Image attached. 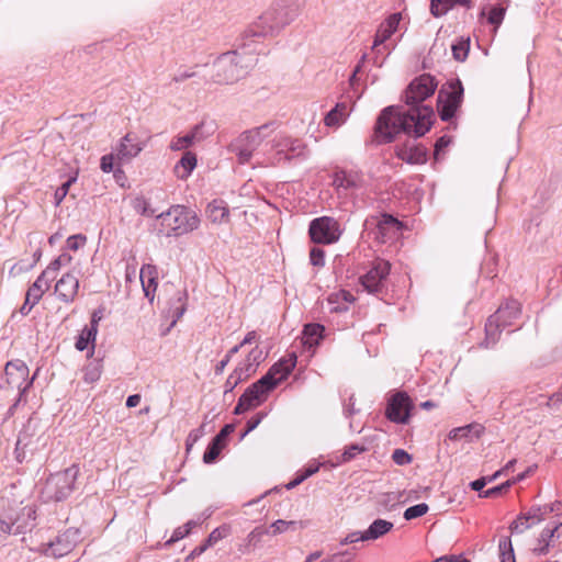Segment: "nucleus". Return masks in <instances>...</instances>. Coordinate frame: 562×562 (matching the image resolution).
<instances>
[{"label":"nucleus","mask_w":562,"mask_h":562,"mask_svg":"<svg viewBox=\"0 0 562 562\" xmlns=\"http://www.w3.org/2000/svg\"><path fill=\"white\" fill-rule=\"evenodd\" d=\"M78 475L79 467L77 464L50 474L41 490L42 498L45 502H59L67 498L75 490Z\"/></svg>","instance_id":"6"},{"label":"nucleus","mask_w":562,"mask_h":562,"mask_svg":"<svg viewBox=\"0 0 562 562\" xmlns=\"http://www.w3.org/2000/svg\"><path fill=\"white\" fill-rule=\"evenodd\" d=\"M389 273L390 263L385 260H378L373 263V267L361 277V284L370 293L379 292Z\"/></svg>","instance_id":"18"},{"label":"nucleus","mask_w":562,"mask_h":562,"mask_svg":"<svg viewBox=\"0 0 562 562\" xmlns=\"http://www.w3.org/2000/svg\"><path fill=\"white\" fill-rule=\"evenodd\" d=\"M392 460L398 465H406L412 462V457L403 449H395L392 454Z\"/></svg>","instance_id":"52"},{"label":"nucleus","mask_w":562,"mask_h":562,"mask_svg":"<svg viewBox=\"0 0 562 562\" xmlns=\"http://www.w3.org/2000/svg\"><path fill=\"white\" fill-rule=\"evenodd\" d=\"M262 414H257L256 416H252L248 422H247V428H246V431L244 432L243 436H246L248 432L252 431L255 428L258 427V425L261 423L262 420Z\"/></svg>","instance_id":"60"},{"label":"nucleus","mask_w":562,"mask_h":562,"mask_svg":"<svg viewBox=\"0 0 562 562\" xmlns=\"http://www.w3.org/2000/svg\"><path fill=\"white\" fill-rule=\"evenodd\" d=\"M299 15L297 5L290 0H277L267 7L245 29L244 37L272 38L278 36Z\"/></svg>","instance_id":"2"},{"label":"nucleus","mask_w":562,"mask_h":562,"mask_svg":"<svg viewBox=\"0 0 562 562\" xmlns=\"http://www.w3.org/2000/svg\"><path fill=\"white\" fill-rule=\"evenodd\" d=\"M144 147L145 142H143L136 134L127 133L121 138L116 147V159L120 162L131 161L139 155Z\"/></svg>","instance_id":"20"},{"label":"nucleus","mask_w":562,"mask_h":562,"mask_svg":"<svg viewBox=\"0 0 562 562\" xmlns=\"http://www.w3.org/2000/svg\"><path fill=\"white\" fill-rule=\"evenodd\" d=\"M392 528L393 524L391 521L385 519H376L364 531V539H367V541L375 540L387 533Z\"/></svg>","instance_id":"35"},{"label":"nucleus","mask_w":562,"mask_h":562,"mask_svg":"<svg viewBox=\"0 0 562 562\" xmlns=\"http://www.w3.org/2000/svg\"><path fill=\"white\" fill-rule=\"evenodd\" d=\"M513 485V482H509L506 481L505 483L498 485V486H494L492 488H488L486 491H484L481 496L482 497H495V496H498L503 493H506L508 491V488Z\"/></svg>","instance_id":"50"},{"label":"nucleus","mask_w":562,"mask_h":562,"mask_svg":"<svg viewBox=\"0 0 562 562\" xmlns=\"http://www.w3.org/2000/svg\"><path fill=\"white\" fill-rule=\"evenodd\" d=\"M235 370L240 371V376H243V379L246 380L256 372L257 367H255L254 364L248 362L247 359H245L241 363H239V366Z\"/></svg>","instance_id":"54"},{"label":"nucleus","mask_w":562,"mask_h":562,"mask_svg":"<svg viewBox=\"0 0 562 562\" xmlns=\"http://www.w3.org/2000/svg\"><path fill=\"white\" fill-rule=\"evenodd\" d=\"M355 300L353 295L346 290H339L329 294L327 302L331 312H342L348 308V305Z\"/></svg>","instance_id":"30"},{"label":"nucleus","mask_w":562,"mask_h":562,"mask_svg":"<svg viewBox=\"0 0 562 562\" xmlns=\"http://www.w3.org/2000/svg\"><path fill=\"white\" fill-rule=\"evenodd\" d=\"M429 507L427 504L425 503H420V504H417V505H414V506H411L408 507L405 512H404V518L406 520H412V519H415V518H418V517H422L424 516L425 514H427Z\"/></svg>","instance_id":"45"},{"label":"nucleus","mask_w":562,"mask_h":562,"mask_svg":"<svg viewBox=\"0 0 562 562\" xmlns=\"http://www.w3.org/2000/svg\"><path fill=\"white\" fill-rule=\"evenodd\" d=\"M102 373V367L100 363H92L88 366L85 370V381L89 383H93L98 381Z\"/></svg>","instance_id":"48"},{"label":"nucleus","mask_w":562,"mask_h":562,"mask_svg":"<svg viewBox=\"0 0 562 562\" xmlns=\"http://www.w3.org/2000/svg\"><path fill=\"white\" fill-rule=\"evenodd\" d=\"M295 366V359L281 360L273 364L271 369L256 383L249 386L245 392L248 395H256V400L260 403L263 401L266 394L288 378L290 372Z\"/></svg>","instance_id":"7"},{"label":"nucleus","mask_w":562,"mask_h":562,"mask_svg":"<svg viewBox=\"0 0 562 562\" xmlns=\"http://www.w3.org/2000/svg\"><path fill=\"white\" fill-rule=\"evenodd\" d=\"M413 404L405 392H397L389 400L385 415L387 419L396 424H407L411 417Z\"/></svg>","instance_id":"13"},{"label":"nucleus","mask_w":562,"mask_h":562,"mask_svg":"<svg viewBox=\"0 0 562 562\" xmlns=\"http://www.w3.org/2000/svg\"><path fill=\"white\" fill-rule=\"evenodd\" d=\"M206 217L213 224H223L229 220V210L223 200H213L206 206Z\"/></svg>","instance_id":"29"},{"label":"nucleus","mask_w":562,"mask_h":562,"mask_svg":"<svg viewBox=\"0 0 562 562\" xmlns=\"http://www.w3.org/2000/svg\"><path fill=\"white\" fill-rule=\"evenodd\" d=\"M364 451V448L359 445H351L345 449L342 452L339 462L346 463L351 461L357 454Z\"/></svg>","instance_id":"49"},{"label":"nucleus","mask_w":562,"mask_h":562,"mask_svg":"<svg viewBox=\"0 0 562 562\" xmlns=\"http://www.w3.org/2000/svg\"><path fill=\"white\" fill-rule=\"evenodd\" d=\"M308 233L311 239L316 244L336 243L341 235L338 222L329 216L313 220L310 224Z\"/></svg>","instance_id":"10"},{"label":"nucleus","mask_w":562,"mask_h":562,"mask_svg":"<svg viewBox=\"0 0 562 562\" xmlns=\"http://www.w3.org/2000/svg\"><path fill=\"white\" fill-rule=\"evenodd\" d=\"M7 383L19 391L20 396L31 386L33 379L29 380V368L22 361L8 362L5 366Z\"/></svg>","instance_id":"14"},{"label":"nucleus","mask_w":562,"mask_h":562,"mask_svg":"<svg viewBox=\"0 0 562 562\" xmlns=\"http://www.w3.org/2000/svg\"><path fill=\"white\" fill-rule=\"evenodd\" d=\"M325 328L319 324H307L304 327L302 341L304 346L310 348L318 345L321 339L323 338V333Z\"/></svg>","instance_id":"34"},{"label":"nucleus","mask_w":562,"mask_h":562,"mask_svg":"<svg viewBox=\"0 0 562 562\" xmlns=\"http://www.w3.org/2000/svg\"><path fill=\"white\" fill-rule=\"evenodd\" d=\"M79 290V281L72 273L64 274L55 285V292L59 300L65 303H70L77 296Z\"/></svg>","instance_id":"23"},{"label":"nucleus","mask_w":562,"mask_h":562,"mask_svg":"<svg viewBox=\"0 0 562 562\" xmlns=\"http://www.w3.org/2000/svg\"><path fill=\"white\" fill-rule=\"evenodd\" d=\"M506 11L507 7L504 5L503 3H498L494 7H491V9L487 11V22L494 25V32H496L499 25L502 24Z\"/></svg>","instance_id":"38"},{"label":"nucleus","mask_w":562,"mask_h":562,"mask_svg":"<svg viewBox=\"0 0 562 562\" xmlns=\"http://www.w3.org/2000/svg\"><path fill=\"white\" fill-rule=\"evenodd\" d=\"M266 533H268V529L256 527L247 535L245 543L239 546V551L241 553H249L255 547H257Z\"/></svg>","instance_id":"37"},{"label":"nucleus","mask_w":562,"mask_h":562,"mask_svg":"<svg viewBox=\"0 0 562 562\" xmlns=\"http://www.w3.org/2000/svg\"><path fill=\"white\" fill-rule=\"evenodd\" d=\"M402 224L391 215L383 214L376 225V238L386 243L396 238L401 232Z\"/></svg>","instance_id":"24"},{"label":"nucleus","mask_w":562,"mask_h":562,"mask_svg":"<svg viewBox=\"0 0 562 562\" xmlns=\"http://www.w3.org/2000/svg\"><path fill=\"white\" fill-rule=\"evenodd\" d=\"M325 252L318 247H313L310 252L311 263L315 267H323L325 263Z\"/></svg>","instance_id":"51"},{"label":"nucleus","mask_w":562,"mask_h":562,"mask_svg":"<svg viewBox=\"0 0 562 562\" xmlns=\"http://www.w3.org/2000/svg\"><path fill=\"white\" fill-rule=\"evenodd\" d=\"M247 361L258 367L261 361L265 360V353L259 347H255L246 357Z\"/></svg>","instance_id":"53"},{"label":"nucleus","mask_w":562,"mask_h":562,"mask_svg":"<svg viewBox=\"0 0 562 562\" xmlns=\"http://www.w3.org/2000/svg\"><path fill=\"white\" fill-rule=\"evenodd\" d=\"M463 100V87L460 80H452L442 86L438 93L437 110L442 121L451 120L460 109Z\"/></svg>","instance_id":"8"},{"label":"nucleus","mask_w":562,"mask_h":562,"mask_svg":"<svg viewBox=\"0 0 562 562\" xmlns=\"http://www.w3.org/2000/svg\"><path fill=\"white\" fill-rule=\"evenodd\" d=\"M203 124L195 125L188 134L173 138L170 143V149L180 151L204 139L202 134Z\"/></svg>","instance_id":"25"},{"label":"nucleus","mask_w":562,"mask_h":562,"mask_svg":"<svg viewBox=\"0 0 562 562\" xmlns=\"http://www.w3.org/2000/svg\"><path fill=\"white\" fill-rule=\"evenodd\" d=\"M260 402L256 400V395H248V393L244 392V394L238 400L234 413L236 415L243 414L250 408L258 406Z\"/></svg>","instance_id":"39"},{"label":"nucleus","mask_w":562,"mask_h":562,"mask_svg":"<svg viewBox=\"0 0 562 562\" xmlns=\"http://www.w3.org/2000/svg\"><path fill=\"white\" fill-rule=\"evenodd\" d=\"M265 126L243 133L234 143L231 144V150L237 157L240 165L250 161L254 154L263 143L262 132Z\"/></svg>","instance_id":"9"},{"label":"nucleus","mask_w":562,"mask_h":562,"mask_svg":"<svg viewBox=\"0 0 562 562\" xmlns=\"http://www.w3.org/2000/svg\"><path fill=\"white\" fill-rule=\"evenodd\" d=\"M553 506L550 507H532L527 513L519 515L509 526L512 532L522 533L530 529L532 526L540 524L544 520L547 512H553Z\"/></svg>","instance_id":"19"},{"label":"nucleus","mask_w":562,"mask_h":562,"mask_svg":"<svg viewBox=\"0 0 562 562\" xmlns=\"http://www.w3.org/2000/svg\"><path fill=\"white\" fill-rule=\"evenodd\" d=\"M498 549L502 562H516L510 538H502L498 543Z\"/></svg>","instance_id":"40"},{"label":"nucleus","mask_w":562,"mask_h":562,"mask_svg":"<svg viewBox=\"0 0 562 562\" xmlns=\"http://www.w3.org/2000/svg\"><path fill=\"white\" fill-rule=\"evenodd\" d=\"M116 155L108 154L101 157L100 168L103 172L109 173L113 171L114 159Z\"/></svg>","instance_id":"55"},{"label":"nucleus","mask_w":562,"mask_h":562,"mask_svg":"<svg viewBox=\"0 0 562 562\" xmlns=\"http://www.w3.org/2000/svg\"><path fill=\"white\" fill-rule=\"evenodd\" d=\"M358 541H367V539H364V531L363 532H351V533H349L345 538L344 543H355V542H358Z\"/></svg>","instance_id":"63"},{"label":"nucleus","mask_w":562,"mask_h":562,"mask_svg":"<svg viewBox=\"0 0 562 562\" xmlns=\"http://www.w3.org/2000/svg\"><path fill=\"white\" fill-rule=\"evenodd\" d=\"M272 148L276 150L277 161L290 160L304 154L305 145L299 138L281 135L274 139Z\"/></svg>","instance_id":"16"},{"label":"nucleus","mask_w":562,"mask_h":562,"mask_svg":"<svg viewBox=\"0 0 562 562\" xmlns=\"http://www.w3.org/2000/svg\"><path fill=\"white\" fill-rule=\"evenodd\" d=\"M257 57L254 54L232 50L217 57L214 67V80L218 83H234L244 78L256 65Z\"/></svg>","instance_id":"5"},{"label":"nucleus","mask_w":562,"mask_h":562,"mask_svg":"<svg viewBox=\"0 0 562 562\" xmlns=\"http://www.w3.org/2000/svg\"><path fill=\"white\" fill-rule=\"evenodd\" d=\"M204 435V429L203 427H200V428H196V429H193L189 432L188 437H187V441H189L190 443H193L195 445L198 442V440Z\"/></svg>","instance_id":"61"},{"label":"nucleus","mask_w":562,"mask_h":562,"mask_svg":"<svg viewBox=\"0 0 562 562\" xmlns=\"http://www.w3.org/2000/svg\"><path fill=\"white\" fill-rule=\"evenodd\" d=\"M229 535V528L227 526H221L218 528H215L205 540L206 546H214L220 540L226 538Z\"/></svg>","instance_id":"47"},{"label":"nucleus","mask_w":562,"mask_h":562,"mask_svg":"<svg viewBox=\"0 0 562 562\" xmlns=\"http://www.w3.org/2000/svg\"><path fill=\"white\" fill-rule=\"evenodd\" d=\"M454 5L471 8L472 0H431L430 11L434 16L438 18L446 14Z\"/></svg>","instance_id":"31"},{"label":"nucleus","mask_w":562,"mask_h":562,"mask_svg":"<svg viewBox=\"0 0 562 562\" xmlns=\"http://www.w3.org/2000/svg\"><path fill=\"white\" fill-rule=\"evenodd\" d=\"M396 156L407 164H424L426 161V150L415 144H404L396 149Z\"/></svg>","instance_id":"26"},{"label":"nucleus","mask_w":562,"mask_h":562,"mask_svg":"<svg viewBox=\"0 0 562 562\" xmlns=\"http://www.w3.org/2000/svg\"><path fill=\"white\" fill-rule=\"evenodd\" d=\"M196 212L184 205H172L168 211L156 215V229L166 237L187 235L200 226Z\"/></svg>","instance_id":"4"},{"label":"nucleus","mask_w":562,"mask_h":562,"mask_svg":"<svg viewBox=\"0 0 562 562\" xmlns=\"http://www.w3.org/2000/svg\"><path fill=\"white\" fill-rule=\"evenodd\" d=\"M77 181V173L63 183L54 194L55 205L58 206L68 194L69 188Z\"/></svg>","instance_id":"46"},{"label":"nucleus","mask_w":562,"mask_h":562,"mask_svg":"<svg viewBox=\"0 0 562 562\" xmlns=\"http://www.w3.org/2000/svg\"><path fill=\"white\" fill-rule=\"evenodd\" d=\"M35 508L24 505L22 495L12 487L0 497V537L18 535L33 527Z\"/></svg>","instance_id":"3"},{"label":"nucleus","mask_w":562,"mask_h":562,"mask_svg":"<svg viewBox=\"0 0 562 562\" xmlns=\"http://www.w3.org/2000/svg\"><path fill=\"white\" fill-rule=\"evenodd\" d=\"M139 280L145 296L153 300L154 293L158 285L156 267L153 265H144L139 271Z\"/></svg>","instance_id":"27"},{"label":"nucleus","mask_w":562,"mask_h":562,"mask_svg":"<svg viewBox=\"0 0 562 562\" xmlns=\"http://www.w3.org/2000/svg\"><path fill=\"white\" fill-rule=\"evenodd\" d=\"M80 539L78 529H68L55 541L41 544L36 550L47 557L61 558L68 554Z\"/></svg>","instance_id":"12"},{"label":"nucleus","mask_w":562,"mask_h":562,"mask_svg":"<svg viewBox=\"0 0 562 562\" xmlns=\"http://www.w3.org/2000/svg\"><path fill=\"white\" fill-rule=\"evenodd\" d=\"M363 184V175L356 170L337 169L333 175V186L336 190H357Z\"/></svg>","instance_id":"22"},{"label":"nucleus","mask_w":562,"mask_h":562,"mask_svg":"<svg viewBox=\"0 0 562 562\" xmlns=\"http://www.w3.org/2000/svg\"><path fill=\"white\" fill-rule=\"evenodd\" d=\"M188 535H189L188 529L180 526L177 529H175V531L168 542H177V541L183 539L184 537H187Z\"/></svg>","instance_id":"62"},{"label":"nucleus","mask_w":562,"mask_h":562,"mask_svg":"<svg viewBox=\"0 0 562 562\" xmlns=\"http://www.w3.org/2000/svg\"><path fill=\"white\" fill-rule=\"evenodd\" d=\"M562 526V522L557 525L554 528L550 529V528H544L541 533H540V537H539V542L542 544V547H540L538 549L539 553L540 554H546L549 550V546H550V540L554 537V535L558 532L559 528Z\"/></svg>","instance_id":"42"},{"label":"nucleus","mask_w":562,"mask_h":562,"mask_svg":"<svg viewBox=\"0 0 562 562\" xmlns=\"http://www.w3.org/2000/svg\"><path fill=\"white\" fill-rule=\"evenodd\" d=\"M222 443L220 441H216V439L213 438L211 445L207 447L206 451L203 454V461L205 463H212L216 460L218 457L221 450H222Z\"/></svg>","instance_id":"44"},{"label":"nucleus","mask_w":562,"mask_h":562,"mask_svg":"<svg viewBox=\"0 0 562 562\" xmlns=\"http://www.w3.org/2000/svg\"><path fill=\"white\" fill-rule=\"evenodd\" d=\"M71 257L67 254H61L58 258L53 260L49 266L42 272L45 274V278H50V280L55 277V273L60 269L61 266L69 263Z\"/></svg>","instance_id":"41"},{"label":"nucleus","mask_w":562,"mask_h":562,"mask_svg":"<svg viewBox=\"0 0 562 562\" xmlns=\"http://www.w3.org/2000/svg\"><path fill=\"white\" fill-rule=\"evenodd\" d=\"M245 381L243 376H240V371L234 370L226 380L225 386L227 390H233L240 382Z\"/></svg>","instance_id":"57"},{"label":"nucleus","mask_w":562,"mask_h":562,"mask_svg":"<svg viewBox=\"0 0 562 562\" xmlns=\"http://www.w3.org/2000/svg\"><path fill=\"white\" fill-rule=\"evenodd\" d=\"M402 14L400 12L389 15L378 27L372 50L375 54H382L387 48L384 43L391 38V36L398 30Z\"/></svg>","instance_id":"17"},{"label":"nucleus","mask_w":562,"mask_h":562,"mask_svg":"<svg viewBox=\"0 0 562 562\" xmlns=\"http://www.w3.org/2000/svg\"><path fill=\"white\" fill-rule=\"evenodd\" d=\"M296 526H297V522L294 520L288 521V520L278 519L270 525L268 532L270 531L271 535L276 536V535L284 533L290 529H295Z\"/></svg>","instance_id":"43"},{"label":"nucleus","mask_w":562,"mask_h":562,"mask_svg":"<svg viewBox=\"0 0 562 562\" xmlns=\"http://www.w3.org/2000/svg\"><path fill=\"white\" fill-rule=\"evenodd\" d=\"M135 210L144 216L150 217L155 215V211L145 200H137L135 203Z\"/></svg>","instance_id":"56"},{"label":"nucleus","mask_w":562,"mask_h":562,"mask_svg":"<svg viewBox=\"0 0 562 562\" xmlns=\"http://www.w3.org/2000/svg\"><path fill=\"white\" fill-rule=\"evenodd\" d=\"M321 562H359L345 555H334L330 559L322 560Z\"/></svg>","instance_id":"64"},{"label":"nucleus","mask_w":562,"mask_h":562,"mask_svg":"<svg viewBox=\"0 0 562 562\" xmlns=\"http://www.w3.org/2000/svg\"><path fill=\"white\" fill-rule=\"evenodd\" d=\"M434 116L432 109L427 105L411 108L406 113L395 106H387L376 120L374 134L381 143L392 142L401 132L420 137L430 130Z\"/></svg>","instance_id":"1"},{"label":"nucleus","mask_w":562,"mask_h":562,"mask_svg":"<svg viewBox=\"0 0 562 562\" xmlns=\"http://www.w3.org/2000/svg\"><path fill=\"white\" fill-rule=\"evenodd\" d=\"M483 427L479 424H470L462 427H457L450 430L449 439L451 440H460L468 439L473 440L474 438H479L483 432Z\"/></svg>","instance_id":"32"},{"label":"nucleus","mask_w":562,"mask_h":562,"mask_svg":"<svg viewBox=\"0 0 562 562\" xmlns=\"http://www.w3.org/2000/svg\"><path fill=\"white\" fill-rule=\"evenodd\" d=\"M520 314V305L517 301H509L502 305L497 312L491 316L486 324L487 337H494L499 324L506 326L510 321L518 317Z\"/></svg>","instance_id":"15"},{"label":"nucleus","mask_w":562,"mask_h":562,"mask_svg":"<svg viewBox=\"0 0 562 562\" xmlns=\"http://www.w3.org/2000/svg\"><path fill=\"white\" fill-rule=\"evenodd\" d=\"M196 167V156L187 151L175 167V172L178 178L187 179L193 169Z\"/></svg>","instance_id":"33"},{"label":"nucleus","mask_w":562,"mask_h":562,"mask_svg":"<svg viewBox=\"0 0 562 562\" xmlns=\"http://www.w3.org/2000/svg\"><path fill=\"white\" fill-rule=\"evenodd\" d=\"M437 89V82L430 75H422L414 79L405 91V102L412 108L431 97Z\"/></svg>","instance_id":"11"},{"label":"nucleus","mask_w":562,"mask_h":562,"mask_svg":"<svg viewBox=\"0 0 562 562\" xmlns=\"http://www.w3.org/2000/svg\"><path fill=\"white\" fill-rule=\"evenodd\" d=\"M86 243V237L83 235H72L67 239V246L71 250L79 249Z\"/></svg>","instance_id":"58"},{"label":"nucleus","mask_w":562,"mask_h":562,"mask_svg":"<svg viewBox=\"0 0 562 562\" xmlns=\"http://www.w3.org/2000/svg\"><path fill=\"white\" fill-rule=\"evenodd\" d=\"M452 53L457 60L463 61L468 56V46L464 43L452 45Z\"/></svg>","instance_id":"59"},{"label":"nucleus","mask_w":562,"mask_h":562,"mask_svg":"<svg viewBox=\"0 0 562 562\" xmlns=\"http://www.w3.org/2000/svg\"><path fill=\"white\" fill-rule=\"evenodd\" d=\"M97 329H95V324H93L92 326H86L77 341H76V348L79 350V351H83L85 349L88 348V346L91 344V351H90V356H92L93 351H94V341H95V338H97Z\"/></svg>","instance_id":"36"},{"label":"nucleus","mask_w":562,"mask_h":562,"mask_svg":"<svg viewBox=\"0 0 562 562\" xmlns=\"http://www.w3.org/2000/svg\"><path fill=\"white\" fill-rule=\"evenodd\" d=\"M351 108L346 102H339L324 117L327 127L337 128L341 126L350 115Z\"/></svg>","instance_id":"28"},{"label":"nucleus","mask_w":562,"mask_h":562,"mask_svg":"<svg viewBox=\"0 0 562 562\" xmlns=\"http://www.w3.org/2000/svg\"><path fill=\"white\" fill-rule=\"evenodd\" d=\"M49 284L50 278H45V274L41 273L26 292L24 304L20 308L22 315H27L31 312L33 306L40 302L43 294L49 289Z\"/></svg>","instance_id":"21"}]
</instances>
